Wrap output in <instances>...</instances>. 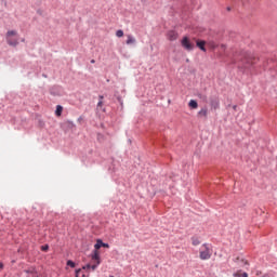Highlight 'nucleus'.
<instances>
[{"label": "nucleus", "mask_w": 277, "mask_h": 277, "mask_svg": "<svg viewBox=\"0 0 277 277\" xmlns=\"http://www.w3.org/2000/svg\"><path fill=\"white\" fill-rule=\"evenodd\" d=\"M211 256H212V252H211V249L209 248V245L203 243L199 248V259L201 261H209V259H211Z\"/></svg>", "instance_id": "nucleus-1"}, {"label": "nucleus", "mask_w": 277, "mask_h": 277, "mask_svg": "<svg viewBox=\"0 0 277 277\" xmlns=\"http://www.w3.org/2000/svg\"><path fill=\"white\" fill-rule=\"evenodd\" d=\"M6 42L10 47H17V44H18V32L16 30H9L6 32Z\"/></svg>", "instance_id": "nucleus-2"}, {"label": "nucleus", "mask_w": 277, "mask_h": 277, "mask_svg": "<svg viewBox=\"0 0 277 277\" xmlns=\"http://www.w3.org/2000/svg\"><path fill=\"white\" fill-rule=\"evenodd\" d=\"M91 261L93 263L91 265V269H92V272H94V271H96L98 265H101V252L93 251V253L91 254Z\"/></svg>", "instance_id": "nucleus-3"}, {"label": "nucleus", "mask_w": 277, "mask_h": 277, "mask_svg": "<svg viewBox=\"0 0 277 277\" xmlns=\"http://www.w3.org/2000/svg\"><path fill=\"white\" fill-rule=\"evenodd\" d=\"M181 44L186 51H194V43L189 40V37H183Z\"/></svg>", "instance_id": "nucleus-4"}, {"label": "nucleus", "mask_w": 277, "mask_h": 277, "mask_svg": "<svg viewBox=\"0 0 277 277\" xmlns=\"http://www.w3.org/2000/svg\"><path fill=\"white\" fill-rule=\"evenodd\" d=\"M167 38L171 42H174V40H176L179 38V34L174 30H171V31L168 32Z\"/></svg>", "instance_id": "nucleus-5"}, {"label": "nucleus", "mask_w": 277, "mask_h": 277, "mask_svg": "<svg viewBox=\"0 0 277 277\" xmlns=\"http://www.w3.org/2000/svg\"><path fill=\"white\" fill-rule=\"evenodd\" d=\"M206 44H207V41H205V40L196 41V45L198 47V49H200V51H203V53H207V48H205Z\"/></svg>", "instance_id": "nucleus-6"}, {"label": "nucleus", "mask_w": 277, "mask_h": 277, "mask_svg": "<svg viewBox=\"0 0 277 277\" xmlns=\"http://www.w3.org/2000/svg\"><path fill=\"white\" fill-rule=\"evenodd\" d=\"M127 41L126 44H135V42H137V40H135V37H133L132 35H127Z\"/></svg>", "instance_id": "nucleus-7"}, {"label": "nucleus", "mask_w": 277, "mask_h": 277, "mask_svg": "<svg viewBox=\"0 0 277 277\" xmlns=\"http://www.w3.org/2000/svg\"><path fill=\"white\" fill-rule=\"evenodd\" d=\"M103 248V240H97L96 243L94 245V251L93 252H98Z\"/></svg>", "instance_id": "nucleus-8"}, {"label": "nucleus", "mask_w": 277, "mask_h": 277, "mask_svg": "<svg viewBox=\"0 0 277 277\" xmlns=\"http://www.w3.org/2000/svg\"><path fill=\"white\" fill-rule=\"evenodd\" d=\"M188 107H192V109H198V102L195 100H190L188 103Z\"/></svg>", "instance_id": "nucleus-9"}, {"label": "nucleus", "mask_w": 277, "mask_h": 277, "mask_svg": "<svg viewBox=\"0 0 277 277\" xmlns=\"http://www.w3.org/2000/svg\"><path fill=\"white\" fill-rule=\"evenodd\" d=\"M211 106L214 109H217V107H220V100H217V98L211 100Z\"/></svg>", "instance_id": "nucleus-10"}, {"label": "nucleus", "mask_w": 277, "mask_h": 277, "mask_svg": "<svg viewBox=\"0 0 277 277\" xmlns=\"http://www.w3.org/2000/svg\"><path fill=\"white\" fill-rule=\"evenodd\" d=\"M62 111H64V107H62V105H57L56 110H55V115L57 117H60V116H62Z\"/></svg>", "instance_id": "nucleus-11"}, {"label": "nucleus", "mask_w": 277, "mask_h": 277, "mask_svg": "<svg viewBox=\"0 0 277 277\" xmlns=\"http://www.w3.org/2000/svg\"><path fill=\"white\" fill-rule=\"evenodd\" d=\"M209 114V110L207 108H202L199 113L198 116H202L203 118H207Z\"/></svg>", "instance_id": "nucleus-12"}, {"label": "nucleus", "mask_w": 277, "mask_h": 277, "mask_svg": "<svg viewBox=\"0 0 277 277\" xmlns=\"http://www.w3.org/2000/svg\"><path fill=\"white\" fill-rule=\"evenodd\" d=\"M234 277H248V273L238 271V272L234 273Z\"/></svg>", "instance_id": "nucleus-13"}, {"label": "nucleus", "mask_w": 277, "mask_h": 277, "mask_svg": "<svg viewBox=\"0 0 277 277\" xmlns=\"http://www.w3.org/2000/svg\"><path fill=\"white\" fill-rule=\"evenodd\" d=\"M192 245L193 246H200V239H198L197 237H193L192 238Z\"/></svg>", "instance_id": "nucleus-14"}, {"label": "nucleus", "mask_w": 277, "mask_h": 277, "mask_svg": "<svg viewBox=\"0 0 277 277\" xmlns=\"http://www.w3.org/2000/svg\"><path fill=\"white\" fill-rule=\"evenodd\" d=\"M116 36L117 38H122V36H124V31H122V29H119L116 31Z\"/></svg>", "instance_id": "nucleus-15"}, {"label": "nucleus", "mask_w": 277, "mask_h": 277, "mask_svg": "<svg viewBox=\"0 0 277 277\" xmlns=\"http://www.w3.org/2000/svg\"><path fill=\"white\" fill-rule=\"evenodd\" d=\"M103 95H100V102L97 103V107H103Z\"/></svg>", "instance_id": "nucleus-16"}, {"label": "nucleus", "mask_w": 277, "mask_h": 277, "mask_svg": "<svg viewBox=\"0 0 277 277\" xmlns=\"http://www.w3.org/2000/svg\"><path fill=\"white\" fill-rule=\"evenodd\" d=\"M239 265H240V267H243L245 265H248V261H246V260H240V261H239Z\"/></svg>", "instance_id": "nucleus-17"}, {"label": "nucleus", "mask_w": 277, "mask_h": 277, "mask_svg": "<svg viewBox=\"0 0 277 277\" xmlns=\"http://www.w3.org/2000/svg\"><path fill=\"white\" fill-rule=\"evenodd\" d=\"M67 265H68V267H72V268H75V262H72L71 260H69V261H67Z\"/></svg>", "instance_id": "nucleus-18"}, {"label": "nucleus", "mask_w": 277, "mask_h": 277, "mask_svg": "<svg viewBox=\"0 0 277 277\" xmlns=\"http://www.w3.org/2000/svg\"><path fill=\"white\" fill-rule=\"evenodd\" d=\"M41 250L42 252H47L49 250V245L42 246Z\"/></svg>", "instance_id": "nucleus-19"}, {"label": "nucleus", "mask_w": 277, "mask_h": 277, "mask_svg": "<svg viewBox=\"0 0 277 277\" xmlns=\"http://www.w3.org/2000/svg\"><path fill=\"white\" fill-rule=\"evenodd\" d=\"M82 269H92V264H87L82 266Z\"/></svg>", "instance_id": "nucleus-20"}, {"label": "nucleus", "mask_w": 277, "mask_h": 277, "mask_svg": "<svg viewBox=\"0 0 277 277\" xmlns=\"http://www.w3.org/2000/svg\"><path fill=\"white\" fill-rule=\"evenodd\" d=\"M79 274H81V268L76 269V277H79Z\"/></svg>", "instance_id": "nucleus-21"}, {"label": "nucleus", "mask_w": 277, "mask_h": 277, "mask_svg": "<svg viewBox=\"0 0 277 277\" xmlns=\"http://www.w3.org/2000/svg\"><path fill=\"white\" fill-rule=\"evenodd\" d=\"M102 248H109L108 243L103 242Z\"/></svg>", "instance_id": "nucleus-22"}, {"label": "nucleus", "mask_w": 277, "mask_h": 277, "mask_svg": "<svg viewBox=\"0 0 277 277\" xmlns=\"http://www.w3.org/2000/svg\"><path fill=\"white\" fill-rule=\"evenodd\" d=\"M263 277H274L272 274H265Z\"/></svg>", "instance_id": "nucleus-23"}, {"label": "nucleus", "mask_w": 277, "mask_h": 277, "mask_svg": "<svg viewBox=\"0 0 277 277\" xmlns=\"http://www.w3.org/2000/svg\"><path fill=\"white\" fill-rule=\"evenodd\" d=\"M81 277H90V274H82Z\"/></svg>", "instance_id": "nucleus-24"}, {"label": "nucleus", "mask_w": 277, "mask_h": 277, "mask_svg": "<svg viewBox=\"0 0 277 277\" xmlns=\"http://www.w3.org/2000/svg\"><path fill=\"white\" fill-rule=\"evenodd\" d=\"M96 63V61H94V60H91V64H95Z\"/></svg>", "instance_id": "nucleus-25"}, {"label": "nucleus", "mask_w": 277, "mask_h": 277, "mask_svg": "<svg viewBox=\"0 0 277 277\" xmlns=\"http://www.w3.org/2000/svg\"><path fill=\"white\" fill-rule=\"evenodd\" d=\"M0 269H3V265L0 263Z\"/></svg>", "instance_id": "nucleus-26"}, {"label": "nucleus", "mask_w": 277, "mask_h": 277, "mask_svg": "<svg viewBox=\"0 0 277 277\" xmlns=\"http://www.w3.org/2000/svg\"><path fill=\"white\" fill-rule=\"evenodd\" d=\"M256 276H261V272H258V273H256Z\"/></svg>", "instance_id": "nucleus-27"}, {"label": "nucleus", "mask_w": 277, "mask_h": 277, "mask_svg": "<svg viewBox=\"0 0 277 277\" xmlns=\"http://www.w3.org/2000/svg\"><path fill=\"white\" fill-rule=\"evenodd\" d=\"M212 49H215V44H212Z\"/></svg>", "instance_id": "nucleus-28"}, {"label": "nucleus", "mask_w": 277, "mask_h": 277, "mask_svg": "<svg viewBox=\"0 0 277 277\" xmlns=\"http://www.w3.org/2000/svg\"><path fill=\"white\" fill-rule=\"evenodd\" d=\"M203 100L207 101V96H203Z\"/></svg>", "instance_id": "nucleus-29"}, {"label": "nucleus", "mask_w": 277, "mask_h": 277, "mask_svg": "<svg viewBox=\"0 0 277 277\" xmlns=\"http://www.w3.org/2000/svg\"><path fill=\"white\" fill-rule=\"evenodd\" d=\"M248 64H250V61H247Z\"/></svg>", "instance_id": "nucleus-30"}, {"label": "nucleus", "mask_w": 277, "mask_h": 277, "mask_svg": "<svg viewBox=\"0 0 277 277\" xmlns=\"http://www.w3.org/2000/svg\"><path fill=\"white\" fill-rule=\"evenodd\" d=\"M110 277H114V276H110Z\"/></svg>", "instance_id": "nucleus-31"}]
</instances>
